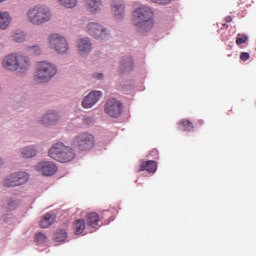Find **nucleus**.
Masks as SVG:
<instances>
[{"mask_svg":"<svg viewBox=\"0 0 256 256\" xmlns=\"http://www.w3.org/2000/svg\"><path fill=\"white\" fill-rule=\"evenodd\" d=\"M29 179V176L25 172L12 174L9 178H6L3 182L6 187H15L20 186L26 183Z\"/></svg>","mask_w":256,"mask_h":256,"instance_id":"obj_10","label":"nucleus"},{"mask_svg":"<svg viewBox=\"0 0 256 256\" xmlns=\"http://www.w3.org/2000/svg\"><path fill=\"white\" fill-rule=\"evenodd\" d=\"M224 21H225L226 23H231V22H233V17H231V16H226V17L224 18Z\"/></svg>","mask_w":256,"mask_h":256,"instance_id":"obj_34","label":"nucleus"},{"mask_svg":"<svg viewBox=\"0 0 256 256\" xmlns=\"http://www.w3.org/2000/svg\"><path fill=\"white\" fill-rule=\"evenodd\" d=\"M46 239H47V236L44 233L39 232V233H36V235H35L36 241H43Z\"/></svg>","mask_w":256,"mask_h":256,"instance_id":"obj_31","label":"nucleus"},{"mask_svg":"<svg viewBox=\"0 0 256 256\" xmlns=\"http://www.w3.org/2000/svg\"><path fill=\"white\" fill-rule=\"evenodd\" d=\"M172 0H151L152 3H157L158 5H169Z\"/></svg>","mask_w":256,"mask_h":256,"instance_id":"obj_32","label":"nucleus"},{"mask_svg":"<svg viewBox=\"0 0 256 256\" xmlns=\"http://www.w3.org/2000/svg\"><path fill=\"white\" fill-rule=\"evenodd\" d=\"M101 91H92L83 99L82 106L85 109H91L92 106L96 105L97 102L101 100Z\"/></svg>","mask_w":256,"mask_h":256,"instance_id":"obj_11","label":"nucleus"},{"mask_svg":"<svg viewBox=\"0 0 256 256\" xmlns=\"http://www.w3.org/2000/svg\"><path fill=\"white\" fill-rule=\"evenodd\" d=\"M61 7L65 9H74L77 6V0H57Z\"/></svg>","mask_w":256,"mask_h":256,"instance_id":"obj_23","label":"nucleus"},{"mask_svg":"<svg viewBox=\"0 0 256 256\" xmlns=\"http://www.w3.org/2000/svg\"><path fill=\"white\" fill-rule=\"evenodd\" d=\"M87 222H88V225L92 226V228L98 229L100 216L95 212L90 213L88 214Z\"/></svg>","mask_w":256,"mask_h":256,"instance_id":"obj_20","label":"nucleus"},{"mask_svg":"<svg viewBox=\"0 0 256 256\" xmlns=\"http://www.w3.org/2000/svg\"><path fill=\"white\" fill-rule=\"evenodd\" d=\"M12 40L16 43H23L26 40V34L23 31L16 32L13 34Z\"/></svg>","mask_w":256,"mask_h":256,"instance_id":"obj_26","label":"nucleus"},{"mask_svg":"<svg viewBox=\"0 0 256 256\" xmlns=\"http://www.w3.org/2000/svg\"><path fill=\"white\" fill-rule=\"evenodd\" d=\"M2 1H4V0H0V3H2Z\"/></svg>","mask_w":256,"mask_h":256,"instance_id":"obj_36","label":"nucleus"},{"mask_svg":"<svg viewBox=\"0 0 256 256\" xmlns=\"http://www.w3.org/2000/svg\"><path fill=\"white\" fill-rule=\"evenodd\" d=\"M29 49H30V52L33 53L34 55H40L41 53V49L38 45L31 46L29 47Z\"/></svg>","mask_w":256,"mask_h":256,"instance_id":"obj_29","label":"nucleus"},{"mask_svg":"<svg viewBox=\"0 0 256 256\" xmlns=\"http://www.w3.org/2000/svg\"><path fill=\"white\" fill-rule=\"evenodd\" d=\"M0 164H1V160H0Z\"/></svg>","mask_w":256,"mask_h":256,"instance_id":"obj_37","label":"nucleus"},{"mask_svg":"<svg viewBox=\"0 0 256 256\" xmlns=\"http://www.w3.org/2000/svg\"><path fill=\"white\" fill-rule=\"evenodd\" d=\"M73 146L80 151H89L95 146V138L89 132L78 134L73 140Z\"/></svg>","mask_w":256,"mask_h":256,"instance_id":"obj_6","label":"nucleus"},{"mask_svg":"<svg viewBox=\"0 0 256 256\" xmlns=\"http://www.w3.org/2000/svg\"><path fill=\"white\" fill-rule=\"evenodd\" d=\"M178 126L182 131L191 132L194 130L193 122H190L188 119H183L178 122Z\"/></svg>","mask_w":256,"mask_h":256,"instance_id":"obj_21","label":"nucleus"},{"mask_svg":"<svg viewBox=\"0 0 256 256\" xmlns=\"http://www.w3.org/2000/svg\"><path fill=\"white\" fill-rule=\"evenodd\" d=\"M14 204H15V202H11V203L9 204V209H10V210H12V209L14 208Z\"/></svg>","mask_w":256,"mask_h":256,"instance_id":"obj_35","label":"nucleus"},{"mask_svg":"<svg viewBox=\"0 0 256 256\" xmlns=\"http://www.w3.org/2000/svg\"><path fill=\"white\" fill-rule=\"evenodd\" d=\"M249 59H250V54H249V52H242V53L240 54V60H241V61L247 62V61H249Z\"/></svg>","mask_w":256,"mask_h":256,"instance_id":"obj_30","label":"nucleus"},{"mask_svg":"<svg viewBox=\"0 0 256 256\" xmlns=\"http://www.w3.org/2000/svg\"><path fill=\"white\" fill-rule=\"evenodd\" d=\"M57 74V68L54 64L42 61L38 63L35 80L38 83H47Z\"/></svg>","mask_w":256,"mask_h":256,"instance_id":"obj_5","label":"nucleus"},{"mask_svg":"<svg viewBox=\"0 0 256 256\" xmlns=\"http://www.w3.org/2000/svg\"><path fill=\"white\" fill-rule=\"evenodd\" d=\"M123 105L115 98H110L104 105V113L112 118H119L122 114Z\"/></svg>","mask_w":256,"mask_h":256,"instance_id":"obj_8","label":"nucleus"},{"mask_svg":"<svg viewBox=\"0 0 256 256\" xmlns=\"http://www.w3.org/2000/svg\"><path fill=\"white\" fill-rule=\"evenodd\" d=\"M110 7L112 9V14H114V17H123L125 6L121 0H112V2H110Z\"/></svg>","mask_w":256,"mask_h":256,"instance_id":"obj_13","label":"nucleus"},{"mask_svg":"<svg viewBox=\"0 0 256 256\" xmlns=\"http://www.w3.org/2000/svg\"><path fill=\"white\" fill-rule=\"evenodd\" d=\"M94 78L96 80H102L104 78V74L103 73H94Z\"/></svg>","mask_w":256,"mask_h":256,"instance_id":"obj_33","label":"nucleus"},{"mask_svg":"<svg viewBox=\"0 0 256 256\" xmlns=\"http://www.w3.org/2000/svg\"><path fill=\"white\" fill-rule=\"evenodd\" d=\"M27 18L31 24L41 26L51 20L52 13L47 6L38 5L28 10Z\"/></svg>","mask_w":256,"mask_h":256,"instance_id":"obj_3","label":"nucleus"},{"mask_svg":"<svg viewBox=\"0 0 256 256\" xmlns=\"http://www.w3.org/2000/svg\"><path fill=\"white\" fill-rule=\"evenodd\" d=\"M247 41H249V37L245 34L238 33L236 38V44L238 46L245 44Z\"/></svg>","mask_w":256,"mask_h":256,"instance_id":"obj_28","label":"nucleus"},{"mask_svg":"<svg viewBox=\"0 0 256 256\" xmlns=\"http://www.w3.org/2000/svg\"><path fill=\"white\" fill-rule=\"evenodd\" d=\"M49 156L60 163H69L76 157V153L70 146L57 142L49 150Z\"/></svg>","mask_w":256,"mask_h":256,"instance_id":"obj_4","label":"nucleus"},{"mask_svg":"<svg viewBox=\"0 0 256 256\" xmlns=\"http://www.w3.org/2000/svg\"><path fill=\"white\" fill-rule=\"evenodd\" d=\"M120 66L122 72L132 71L134 67L133 59L131 57H123Z\"/></svg>","mask_w":256,"mask_h":256,"instance_id":"obj_18","label":"nucleus"},{"mask_svg":"<svg viewBox=\"0 0 256 256\" xmlns=\"http://www.w3.org/2000/svg\"><path fill=\"white\" fill-rule=\"evenodd\" d=\"M157 168L158 165L155 161H145L140 164L138 172L147 171L149 173H155Z\"/></svg>","mask_w":256,"mask_h":256,"instance_id":"obj_15","label":"nucleus"},{"mask_svg":"<svg viewBox=\"0 0 256 256\" xmlns=\"http://www.w3.org/2000/svg\"><path fill=\"white\" fill-rule=\"evenodd\" d=\"M11 18L8 12H0V29L5 30L9 27Z\"/></svg>","mask_w":256,"mask_h":256,"instance_id":"obj_19","label":"nucleus"},{"mask_svg":"<svg viewBox=\"0 0 256 256\" xmlns=\"http://www.w3.org/2000/svg\"><path fill=\"white\" fill-rule=\"evenodd\" d=\"M86 32L88 33V35L98 40L106 39L109 35V31L107 30V28L96 22L88 23L86 27Z\"/></svg>","mask_w":256,"mask_h":256,"instance_id":"obj_9","label":"nucleus"},{"mask_svg":"<svg viewBox=\"0 0 256 256\" xmlns=\"http://www.w3.org/2000/svg\"><path fill=\"white\" fill-rule=\"evenodd\" d=\"M75 232L77 234H82L86 228V223L84 219H78L74 225Z\"/></svg>","mask_w":256,"mask_h":256,"instance_id":"obj_25","label":"nucleus"},{"mask_svg":"<svg viewBox=\"0 0 256 256\" xmlns=\"http://www.w3.org/2000/svg\"><path fill=\"white\" fill-rule=\"evenodd\" d=\"M92 44L89 38H82L78 41V50L81 56H85L91 52Z\"/></svg>","mask_w":256,"mask_h":256,"instance_id":"obj_14","label":"nucleus"},{"mask_svg":"<svg viewBox=\"0 0 256 256\" xmlns=\"http://www.w3.org/2000/svg\"><path fill=\"white\" fill-rule=\"evenodd\" d=\"M48 41L51 49L55 50L58 54H65L69 50L66 39L59 34H51Z\"/></svg>","mask_w":256,"mask_h":256,"instance_id":"obj_7","label":"nucleus"},{"mask_svg":"<svg viewBox=\"0 0 256 256\" xmlns=\"http://www.w3.org/2000/svg\"><path fill=\"white\" fill-rule=\"evenodd\" d=\"M85 5L90 13H99L101 11V0H85Z\"/></svg>","mask_w":256,"mask_h":256,"instance_id":"obj_16","label":"nucleus"},{"mask_svg":"<svg viewBox=\"0 0 256 256\" xmlns=\"http://www.w3.org/2000/svg\"><path fill=\"white\" fill-rule=\"evenodd\" d=\"M22 155L24 158L29 159L36 155V150L32 148V146H29L22 150Z\"/></svg>","mask_w":256,"mask_h":256,"instance_id":"obj_27","label":"nucleus"},{"mask_svg":"<svg viewBox=\"0 0 256 256\" xmlns=\"http://www.w3.org/2000/svg\"><path fill=\"white\" fill-rule=\"evenodd\" d=\"M133 25L140 32H149L154 27L153 11L151 8L143 6L136 8L133 13Z\"/></svg>","mask_w":256,"mask_h":256,"instance_id":"obj_2","label":"nucleus"},{"mask_svg":"<svg viewBox=\"0 0 256 256\" xmlns=\"http://www.w3.org/2000/svg\"><path fill=\"white\" fill-rule=\"evenodd\" d=\"M2 66L8 71L26 73L31 67V60L23 53H12L3 59Z\"/></svg>","mask_w":256,"mask_h":256,"instance_id":"obj_1","label":"nucleus"},{"mask_svg":"<svg viewBox=\"0 0 256 256\" xmlns=\"http://www.w3.org/2000/svg\"><path fill=\"white\" fill-rule=\"evenodd\" d=\"M36 170L44 176H53L56 174L58 168L52 162H40L36 166Z\"/></svg>","mask_w":256,"mask_h":256,"instance_id":"obj_12","label":"nucleus"},{"mask_svg":"<svg viewBox=\"0 0 256 256\" xmlns=\"http://www.w3.org/2000/svg\"><path fill=\"white\" fill-rule=\"evenodd\" d=\"M68 238V233L65 229H58L54 234V239L57 241H65Z\"/></svg>","mask_w":256,"mask_h":256,"instance_id":"obj_24","label":"nucleus"},{"mask_svg":"<svg viewBox=\"0 0 256 256\" xmlns=\"http://www.w3.org/2000/svg\"><path fill=\"white\" fill-rule=\"evenodd\" d=\"M59 119L58 114L53 111L44 115L43 119L41 120L42 125L51 126L54 125Z\"/></svg>","mask_w":256,"mask_h":256,"instance_id":"obj_17","label":"nucleus"},{"mask_svg":"<svg viewBox=\"0 0 256 256\" xmlns=\"http://www.w3.org/2000/svg\"><path fill=\"white\" fill-rule=\"evenodd\" d=\"M55 221V218L51 214H46L40 221V226L42 228H48L50 225H52Z\"/></svg>","mask_w":256,"mask_h":256,"instance_id":"obj_22","label":"nucleus"}]
</instances>
